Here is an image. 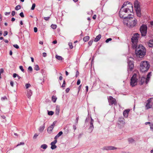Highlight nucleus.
<instances>
[{"mask_svg": "<svg viewBox=\"0 0 153 153\" xmlns=\"http://www.w3.org/2000/svg\"><path fill=\"white\" fill-rule=\"evenodd\" d=\"M125 3L126 4V5L128 4L129 6H127L128 7L125 8H123V11L125 12V13H126L127 15H128V13L133 12V6L132 4H130L128 1Z\"/></svg>", "mask_w": 153, "mask_h": 153, "instance_id": "4", "label": "nucleus"}, {"mask_svg": "<svg viewBox=\"0 0 153 153\" xmlns=\"http://www.w3.org/2000/svg\"><path fill=\"white\" fill-rule=\"evenodd\" d=\"M145 82L146 83V78H145L144 77H142L141 78L140 80V84L141 85H142Z\"/></svg>", "mask_w": 153, "mask_h": 153, "instance_id": "20", "label": "nucleus"}, {"mask_svg": "<svg viewBox=\"0 0 153 153\" xmlns=\"http://www.w3.org/2000/svg\"><path fill=\"white\" fill-rule=\"evenodd\" d=\"M108 101L110 105H114L116 104L117 102L115 99L112 96H109L108 98Z\"/></svg>", "mask_w": 153, "mask_h": 153, "instance_id": "9", "label": "nucleus"}, {"mask_svg": "<svg viewBox=\"0 0 153 153\" xmlns=\"http://www.w3.org/2000/svg\"><path fill=\"white\" fill-rule=\"evenodd\" d=\"M51 27L53 29H56L57 27V26L56 25H52L51 26Z\"/></svg>", "mask_w": 153, "mask_h": 153, "instance_id": "34", "label": "nucleus"}, {"mask_svg": "<svg viewBox=\"0 0 153 153\" xmlns=\"http://www.w3.org/2000/svg\"><path fill=\"white\" fill-rule=\"evenodd\" d=\"M63 134V132L62 131H60L57 135L59 137Z\"/></svg>", "mask_w": 153, "mask_h": 153, "instance_id": "40", "label": "nucleus"}, {"mask_svg": "<svg viewBox=\"0 0 153 153\" xmlns=\"http://www.w3.org/2000/svg\"><path fill=\"white\" fill-rule=\"evenodd\" d=\"M34 31L35 33L37 31V28L36 27H34Z\"/></svg>", "mask_w": 153, "mask_h": 153, "instance_id": "57", "label": "nucleus"}, {"mask_svg": "<svg viewBox=\"0 0 153 153\" xmlns=\"http://www.w3.org/2000/svg\"><path fill=\"white\" fill-rule=\"evenodd\" d=\"M152 105L149 103H147L146 105V109H148L152 107Z\"/></svg>", "mask_w": 153, "mask_h": 153, "instance_id": "28", "label": "nucleus"}, {"mask_svg": "<svg viewBox=\"0 0 153 153\" xmlns=\"http://www.w3.org/2000/svg\"><path fill=\"white\" fill-rule=\"evenodd\" d=\"M89 39V37L88 36H87L84 37L83 38V40L85 42H87Z\"/></svg>", "mask_w": 153, "mask_h": 153, "instance_id": "29", "label": "nucleus"}, {"mask_svg": "<svg viewBox=\"0 0 153 153\" xmlns=\"http://www.w3.org/2000/svg\"><path fill=\"white\" fill-rule=\"evenodd\" d=\"M93 42V41H92V40H90V41H89L88 42V44L89 45V46H91L92 45Z\"/></svg>", "mask_w": 153, "mask_h": 153, "instance_id": "48", "label": "nucleus"}, {"mask_svg": "<svg viewBox=\"0 0 153 153\" xmlns=\"http://www.w3.org/2000/svg\"><path fill=\"white\" fill-rule=\"evenodd\" d=\"M56 58L59 60H62L63 59L62 57L60 56L56 55L55 56Z\"/></svg>", "mask_w": 153, "mask_h": 153, "instance_id": "27", "label": "nucleus"}, {"mask_svg": "<svg viewBox=\"0 0 153 153\" xmlns=\"http://www.w3.org/2000/svg\"><path fill=\"white\" fill-rule=\"evenodd\" d=\"M45 123H44L43 125L41 126L40 127L39 129V130L40 132H42V131H43L45 128Z\"/></svg>", "mask_w": 153, "mask_h": 153, "instance_id": "19", "label": "nucleus"}, {"mask_svg": "<svg viewBox=\"0 0 153 153\" xmlns=\"http://www.w3.org/2000/svg\"><path fill=\"white\" fill-rule=\"evenodd\" d=\"M66 83L65 80H64L62 86V87L64 88L65 86Z\"/></svg>", "mask_w": 153, "mask_h": 153, "instance_id": "41", "label": "nucleus"}, {"mask_svg": "<svg viewBox=\"0 0 153 153\" xmlns=\"http://www.w3.org/2000/svg\"><path fill=\"white\" fill-rule=\"evenodd\" d=\"M101 37V35L100 34L98 35L94 39V41L97 42L100 39Z\"/></svg>", "mask_w": 153, "mask_h": 153, "instance_id": "21", "label": "nucleus"}, {"mask_svg": "<svg viewBox=\"0 0 153 153\" xmlns=\"http://www.w3.org/2000/svg\"><path fill=\"white\" fill-rule=\"evenodd\" d=\"M94 121L93 119H92V118L91 117V121L90 122V124H93L94 123Z\"/></svg>", "mask_w": 153, "mask_h": 153, "instance_id": "50", "label": "nucleus"}, {"mask_svg": "<svg viewBox=\"0 0 153 153\" xmlns=\"http://www.w3.org/2000/svg\"><path fill=\"white\" fill-rule=\"evenodd\" d=\"M134 7L135 10H138V9H140V6L139 4L138 1L136 0L134 2Z\"/></svg>", "mask_w": 153, "mask_h": 153, "instance_id": "13", "label": "nucleus"}, {"mask_svg": "<svg viewBox=\"0 0 153 153\" xmlns=\"http://www.w3.org/2000/svg\"><path fill=\"white\" fill-rule=\"evenodd\" d=\"M112 40V39L111 38L108 39L106 40L105 42L106 43H108L109 41H111Z\"/></svg>", "mask_w": 153, "mask_h": 153, "instance_id": "43", "label": "nucleus"}, {"mask_svg": "<svg viewBox=\"0 0 153 153\" xmlns=\"http://www.w3.org/2000/svg\"><path fill=\"white\" fill-rule=\"evenodd\" d=\"M28 69L29 71H32L33 70L32 67L30 66L29 67Z\"/></svg>", "mask_w": 153, "mask_h": 153, "instance_id": "54", "label": "nucleus"}, {"mask_svg": "<svg viewBox=\"0 0 153 153\" xmlns=\"http://www.w3.org/2000/svg\"><path fill=\"white\" fill-rule=\"evenodd\" d=\"M68 45H69L71 49H72L73 48V47L72 45V43L71 42L69 43Z\"/></svg>", "mask_w": 153, "mask_h": 153, "instance_id": "35", "label": "nucleus"}, {"mask_svg": "<svg viewBox=\"0 0 153 153\" xmlns=\"http://www.w3.org/2000/svg\"><path fill=\"white\" fill-rule=\"evenodd\" d=\"M10 12H6L4 14L5 15H7L10 14Z\"/></svg>", "mask_w": 153, "mask_h": 153, "instance_id": "64", "label": "nucleus"}, {"mask_svg": "<svg viewBox=\"0 0 153 153\" xmlns=\"http://www.w3.org/2000/svg\"><path fill=\"white\" fill-rule=\"evenodd\" d=\"M128 17L123 20V23L128 27L132 28L135 26L137 21L134 17L130 16V15H128Z\"/></svg>", "mask_w": 153, "mask_h": 153, "instance_id": "1", "label": "nucleus"}, {"mask_svg": "<svg viewBox=\"0 0 153 153\" xmlns=\"http://www.w3.org/2000/svg\"><path fill=\"white\" fill-rule=\"evenodd\" d=\"M119 149V148H117L113 146H108L104 148V149L106 150H114Z\"/></svg>", "mask_w": 153, "mask_h": 153, "instance_id": "11", "label": "nucleus"}, {"mask_svg": "<svg viewBox=\"0 0 153 153\" xmlns=\"http://www.w3.org/2000/svg\"><path fill=\"white\" fill-rule=\"evenodd\" d=\"M128 71L129 70L130 71H132L134 67V64L133 62L132 61L129 60V59L128 60Z\"/></svg>", "mask_w": 153, "mask_h": 153, "instance_id": "10", "label": "nucleus"}, {"mask_svg": "<svg viewBox=\"0 0 153 153\" xmlns=\"http://www.w3.org/2000/svg\"><path fill=\"white\" fill-rule=\"evenodd\" d=\"M19 68L21 70V71L22 72H24V70L23 68V67L22 66H20L19 67Z\"/></svg>", "mask_w": 153, "mask_h": 153, "instance_id": "39", "label": "nucleus"}, {"mask_svg": "<svg viewBox=\"0 0 153 153\" xmlns=\"http://www.w3.org/2000/svg\"><path fill=\"white\" fill-rule=\"evenodd\" d=\"M53 127L52 126H50L48 127L47 129V131L49 133H50L51 132L52 130L53 129Z\"/></svg>", "mask_w": 153, "mask_h": 153, "instance_id": "24", "label": "nucleus"}, {"mask_svg": "<svg viewBox=\"0 0 153 153\" xmlns=\"http://www.w3.org/2000/svg\"><path fill=\"white\" fill-rule=\"evenodd\" d=\"M147 27L146 25H143L141 26L140 31L142 36H146L147 33Z\"/></svg>", "mask_w": 153, "mask_h": 153, "instance_id": "7", "label": "nucleus"}, {"mask_svg": "<svg viewBox=\"0 0 153 153\" xmlns=\"http://www.w3.org/2000/svg\"><path fill=\"white\" fill-rule=\"evenodd\" d=\"M24 143L23 142H20L19 144L17 145V146L21 145H24Z\"/></svg>", "mask_w": 153, "mask_h": 153, "instance_id": "52", "label": "nucleus"}, {"mask_svg": "<svg viewBox=\"0 0 153 153\" xmlns=\"http://www.w3.org/2000/svg\"><path fill=\"white\" fill-rule=\"evenodd\" d=\"M15 14V12L14 11H13L12 12L11 14L12 15V16H14Z\"/></svg>", "mask_w": 153, "mask_h": 153, "instance_id": "63", "label": "nucleus"}, {"mask_svg": "<svg viewBox=\"0 0 153 153\" xmlns=\"http://www.w3.org/2000/svg\"><path fill=\"white\" fill-rule=\"evenodd\" d=\"M150 66L149 62L147 61H142L140 64V69L142 72L147 71Z\"/></svg>", "mask_w": 153, "mask_h": 153, "instance_id": "2", "label": "nucleus"}, {"mask_svg": "<svg viewBox=\"0 0 153 153\" xmlns=\"http://www.w3.org/2000/svg\"><path fill=\"white\" fill-rule=\"evenodd\" d=\"M126 5V3H124L123 4V5L119 13V15L120 17L121 18H124V19H125L127 18V17H128L129 16L128 15H130V16H131V14H129L128 15V16H125V15H127L126 13H125V12H124L123 10V8H124L125 6Z\"/></svg>", "mask_w": 153, "mask_h": 153, "instance_id": "5", "label": "nucleus"}, {"mask_svg": "<svg viewBox=\"0 0 153 153\" xmlns=\"http://www.w3.org/2000/svg\"><path fill=\"white\" fill-rule=\"evenodd\" d=\"M57 140H54L51 143V149H56V146L55 145V144L57 143Z\"/></svg>", "mask_w": 153, "mask_h": 153, "instance_id": "12", "label": "nucleus"}, {"mask_svg": "<svg viewBox=\"0 0 153 153\" xmlns=\"http://www.w3.org/2000/svg\"><path fill=\"white\" fill-rule=\"evenodd\" d=\"M13 46L16 49H18L19 48V46L17 44L14 45Z\"/></svg>", "mask_w": 153, "mask_h": 153, "instance_id": "46", "label": "nucleus"}, {"mask_svg": "<svg viewBox=\"0 0 153 153\" xmlns=\"http://www.w3.org/2000/svg\"><path fill=\"white\" fill-rule=\"evenodd\" d=\"M38 136V135L37 134H34V135L33 136V138H36V137Z\"/></svg>", "mask_w": 153, "mask_h": 153, "instance_id": "58", "label": "nucleus"}, {"mask_svg": "<svg viewBox=\"0 0 153 153\" xmlns=\"http://www.w3.org/2000/svg\"><path fill=\"white\" fill-rule=\"evenodd\" d=\"M136 56L142 58L145 55L146 51H140V50H135Z\"/></svg>", "mask_w": 153, "mask_h": 153, "instance_id": "8", "label": "nucleus"}, {"mask_svg": "<svg viewBox=\"0 0 153 153\" xmlns=\"http://www.w3.org/2000/svg\"><path fill=\"white\" fill-rule=\"evenodd\" d=\"M18 74L16 73H14L13 74V77L14 78H15L17 76Z\"/></svg>", "mask_w": 153, "mask_h": 153, "instance_id": "56", "label": "nucleus"}, {"mask_svg": "<svg viewBox=\"0 0 153 153\" xmlns=\"http://www.w3.org/2000/svg\"><path fill=\"white\" fill-rule=\"evenodd\" d=\"M50 18V17H44V19L46 21H48Z\"/></svg>", "mask_w": 153, "mask_h": 153, "instance_id": "47", "label": "nucleus"}, {"mask_svg": "<svg viewBox=\"0 0 153 153\" xmlns=\"http://www.w3.org/2000/svg\"><path fill=\"white\" fill-rule=\"evenodd\" d=\"M129 111V110H126L124 111L123 112V115L124 116L126 117H127L128 116Z\"/></svg>", "mask_w": 153, "mask_h": 153, "instance_id": "17", "label": "nucleus"}, {"mask_svg": "<svg viewBox=\"0 0 153 153\" xmlns=\"http://www.w3.org/2000/svg\"><path fill=\"white\" fill-rule=\"evenodd\" d=\"M79 72L78 71H77L76 72V77H77L79 75Z\"/></svg>", "mask_w": 153, "mask_h": 153, "instance_id": "62", "label": "nucleus"}, {"mask_svg": "<svg viewBox=\"0 0 153 153\" xmlns=\"http://www.w3.org/2000/svg\"><path fill=\"white\" fill-rule=\"evenodd\" d=\"M134 49H135L136 50H140V51H146L145 48L142 45H139V46L137 48V46L136 48Z\"/></svg>", "mask_w": 153, "mask_h": 153, "instance_id": "15", "label": "nucleus"}, {"mask_svg": "<svg viewBox=\"0 0 153 153\" xmlns=\"http://www.w3.org/2000/svg\"><path fill=\"white\" fill-rule=\"evenodd\" d=\"M54 114V112L52 111H48V114L49 115H52Z\"/></svg>", "mask_w": 153, "mask_h": 153, "instance_id": "32", "label": "nucleus"}, {"mask_svg": "<svg viewBox=\"0 0 153 153\" xmlns=\"http://www.w3.org/2000/svg\"><path fill=\"white\" fill-rule=\"evenodd\" d=\"M148 45L149 47H152L153 46V39L150 40L148 43Z\"/></svg>", "mask_w": 153, "mask_h": 153, "instance_id": "22", "label": "nucleus"}, {"mask_svg": "<svg viewBox=\"0 0 153 153\" xmlns=\"http://www.w3.org/2000/svg\"><path fill=\"white\" fill-rule=\"evenodd\" d=\"M150 128L151 130L153 131V124L151 123L150 125Z\"/></svg>", "mask_w": 153, "mask_h": 153, "instance_id": "42", "label": "nucleus"}, {"mask_svg": "<svg viewBox=\"0 0 153 153\" xmlns=\"http://www.w3.org/2000/svg\"><path fill=\"white\" fill-rule=\"evenodd\" d=\"M56 123V121H54L51 126H52L54 128Z\"/></svg>", "mask_w": 153, "mask_h": 153, "instance_id": "55", "label": "nucleus"}, {"mask_svg": "<svg viewBox=\"0 0 153 153\" xmlns=\"http://www.w3.org/2000/svg\"><path fill=\"white\" fill-rule=\"evenodd\" d=\"M60 107L58 106H57L56 109V114L58 115L59 113Z\"/></svg>", "mask_w": 153, "mask_h": 153, "instance_id": "25", "label": "nucleus"}, {"mask_svg": "<svg viewBox=\"0 0 153 153\" xmlns=\"http://www.w3.org/2000/svg\"><path fill=\"white\" fill-rule=\"evenodd\" d=\"M20 8H21V6L19 5H18L16 6V7L15 8V9L17 10H19V9H20Z\"/></svg>", "mask_w": 153, "mask_h": 153, "instance_id": "36", "label": "nucleus"}, {"mask_svg": "<svg viewBox=\"0 0 153 153\" xmlns=\"http://www.w3.org/2000/svg\"><path fill=\"white\" fill-rule=\"evenodd\" d=\"M31 86V85L29 83H27L25 85V87L27 89L28 88H29V87Z\"/></svg>", "mask_w": 153, "mask_h": 153, "instance_id": "37", "label": "nucleus"}, {"mask_svg": "<svg viewBox=\"0 0 153 153\" xmlns=\"http://www.w3.org/2000/svg\"><path fill=\"white\" fill-rule=\"evenodd\" d=\"M48 146L46 144H43L41 146V148L45 149L47 148Z\"/></svg>", "mask_w": 153, "mask_h": 153, "instance_id": "30", "label": "nucleus"}, {"mask_svg": "<svg viewBox=\"0 0 153 153\" xmlns=\"http://www.w3.org/2000/svg\"><path fill=\"white\" fill-rule=\"evenodd\" d=\"M139 36L140 35L137 33L134 34L132 36L131 40L132 42V47L133 48H136Z\"/></svg>", "mask_w": 153, "mask_h": 153, "instance_id": "3", "label": "nucleus"}, {"mask_svg": "<svg viewBox=\"0 0 153 153\" xmlns=\"http://www.w3.org/2000/svg\"><path fill=\"white\" fill-rule=\"evenodd\" d=\"M151 72H149L147 75V78H146V84H147L149 82V79L150 78V76H151Z\"/></svg>", "mask_w": 153, "mask_h": 153, "instance_id": "18", "label": "nucleus"}, {"mask_svg": "<svg viewBox=\"0 0 153 153\" xmlns=\"http://www.w3.org/2000/svg\"><path fill=\"white\" fill-rule=\"evenodd\" d=\"M57 99V98L56 96H53L52 97V101L54 102H56V100Z\"/></svg>", "mask_w": 153, "mask_h": 153, "instance_id": "31", "label": "nucleus"}, {"mask_svg": "<svg viewBox=\"0 0 153 153\" xmlns=\"http://www.w3.org/2000/svg\"><path fill=\"white\" fill-rule=\"evenodd\" d=\"M137 75L134 74L131 79L130 85L132 87H134L137 84Z\"/></svg>", "mask_w": 153, "mask_h": 153, "instance_id": "6", "label": "nucleus"}, {"mask_svg": "<svg viewBox=\"0 0 153 153\" xmlns=\"http://www.w3.org/2000/svg\"><path fill=\"white\" fill-rule=\"evenodd\" d=\"M125 122L124 121V119L123 118H120L118 122V124L119 125H124Z\"/></svg>", "mask_w": 153, "mask_h": 153, "instance_id": "16", "label": "nucleus"}, {"mask_svg": "<svg viewBox=\"0 0 153 153\" xmlns=\"http://www.w3.org/2000/svg\"><path fill=\"white\" fill-rule=\"evenodd\" d=\"M137 15L138 16L140 17L141 16L140 9L135 10Z\"/></svg>", "mask_w": 153, "mask_h": 153, "instance_id": "23", "label": "nucleus"}, {"mask_svg": "<svg viewBox=\"0 0 153 153\" xmlns=\"http://www.w3.org/2000/svg\"><path fill=\"white\" fill-rule=\"evenodd\" d=\"M13 84H14V83H13V82L12 81H11L10 82V85L12 87H13Z\"/></svg>", "mask_w": 153, "mask_h": 153, "instance_id": "60", "label": "nucleus"}, {"mask_svg": "<svg viewBox=\"0 0 153 153\" xmlns=\"http://www.w3.org/2000/svg\"><path fill=\"white\" fill-rule=\"evenodd\" d=\"M35 6H36L35 4V3L33 4H32V7L31 8V10H34L35 7Z\"/></svg>", "mask_w": 153, "mask_h": 153, "instance_id": "38", "label": "nucleus"}, {"mask_svg": "<svg viewBox=\"0 0 153 153\" xmlns=\"http://www.w3.org/2000/svg\"><path fill=\"white\" fill-rule=\"evenodd\" d=\"M19 15L21 16V17L22 18H23L24 17V15L23 13L22 12L20 13L19 14Z\"/></svg>", "mask_w": 153, "mask_h": 153, "instance_id": "44", "label": "nucleus"}, {"mask_svg": "<svg viewBox=\"0 0 153 153\" xmlns=\"http://www.w3.org/2000/svg\"><path fill=\"white\" fill-rule=\"evenodd\" d=\"M32 94V92L31 90L30 89H28L27 90V96L28 98L30 99V98Z\"/></svg>", "mask_w": 153, "mask_h": 153, "instance_id": "14", "label": "nucleus"}, {"mask_svg": "<svg viewBox=\"0 0 153 153\" xmlns=\"http://www.w3.org/2000/svg\"><path fill=\"white\" fill-rule=\"evenodd\" d=\"M93 125L90 124V126L89 128V130L90 132H91L94 129Z\"/></svg>", "mask_w": 153, "mask_h": 153, "instance_id": "26", "label": "nucleus"}, {"mask_svg": "<svg viewBox=\"0 0 153 153\" xmlns=\"http://www.w3.org/2000/svg\"><path fill=\"white\" fill-rule=\"evenodd\" d=\"M8 34V32L7 31H5L4 32V33L3 34V35L4 36H5L6 35H7Z\"/></svg>", "mask_w": 153, "mask_h": 153, "instance_id": "53", "label": "nucleus"}, {"mask_svg": "<svg viewBox=\"0 0 153 153\" xmlns=\"http://www.w3.org/2000/svg\"><path fill=\"white\" fill-rule=\"evenodd\" d=\"M4 72V70L3 68H1L0 69V76H1V74L3 73Z\"/></svg>", "mask_w": 153, "mask_h": 153, "instance_id": "45", "label": "nucleus"}, {"mask_svg": "<svg viewBox=\"0 0 153 153\" xmlns=\"http://www.w3.org/2000/svg\"><path fill=\"white\" fill-rule=\"evenodd\" d=\"M80 83V79H78L77 82V85H79Z\"/></svg>", "mask_w": 153, "mask_h": 153, "instance_id": "61", "label": "nucleus"}, {"mask_svg": "<svg viewBox=\"0 0 153 153\" xmlns=\"http://www.w3.org/2000/svg\"><path fill=\"white\" fill-rule=\"evenodd\" d=\"M70 88H67L66 89L65 91L66 93H68L70 91Z\"/></svg>", "mask_w": 153, "mask_h": 153, "instance_id": "59", "label": "nucleus"}, {"mask_svg": "<svg viewBox=\"0 0 153 153\" xmlns=\"http://www.w3.org/2000/svg\"><path fill=\"white\" fill-rule=\"evenodd\" d=\"M7 99V98L6 96H4V97L1 98V100H2Z\"/></svg>", "mask_w": 153, "mask_h": 153, "instance_id": "51", "label": "nucleus"}, {"mask_svg": "<svg viewBox=\"0 0 153 153\" xmlns=\"http://www.w3.org/2000/svg\"><path fill=\"white\" fill-rule=\"evenodd\" d=\"M128 141L131 143H132L134 141V140L132 138H129L128 139Z\"/></svg>", "mask_w": 153, "mask_h": 153, "instance_id": "49", "label": "nucleus"}, {"mask_svg": "<svg viewBox=\"0 0 153 153\" xmlns=\"http://www.w3.org/2000/svg\"><path fill=\"white\" fill-rule=\"evenodd\" d=\"M34 69L36 71L39 70V68L38 65H35L34 68Z\"/></svg>", "mask_w": 153, "mask_h": 153, "instance_id": "33", "label": "nucleus"}]
</instances>
